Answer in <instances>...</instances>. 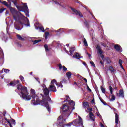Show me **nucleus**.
<instances>
[{
    "label": "nucleus",
    "instance_id": "obj_58",
    "mask_svg": "<svg viewBox=\"0 0 127 127\" xmlns=\"http://www.w3.org/2000/svg\"><path fill=\"white\" fill-rule=\"evenodd\" d=\"M31 74H32V72H31Z\"/></svg>",
    "mask_w": 127,
    "mask_h": 127
},
{
    "label": "nucleus",
    "instance_id": "obj_45",
    "mask_svg": "<svg viewBox=\"0 0 127 127\" xmlns=\"http://www.w3.org/2000/svg\"><path fill=\"white\" fill-rule=\"evenodd\" d=\"M59 70H61V69H62V66L61 65V64H59Z\"/></svg>",
    "mask_w": 127,
    "mask_h": 127
},
{
    "label": "nucleus",
    "instance_id": "obj_3",
    "mask_svg": "<svg viewBox=\"0 0 127 127\" xmlns=\"http://www.w3.org/2000/svg\"><path fill=\"white\" fill-rule=\"evenodd\" d=\"M17 89L18 91H20L21 93L20 94V96L22 97L24 100L29 101V100L31 99V97L28 95L29 93L27 91V87L22 86L21 84H19L17 86Z\"/></svg>",
    "mask_w": 127,
    "mask_h": 127
},
{
    "label": "nucleus",
    "instance_id": "obj_31",
    "mask_svg": "<svg viewBox=\"0 0 127 127\" xmlns=\"http://www.w3.org/2000/svg\"><path fill=\"white\" fill-rule=\"evenodd\" d=\"M17 37L18 39H19V40H24V38L21 37L20 35H17Z\"/></svg>",
    "mask_w": 127,
    "mask_h": 127
},
{
    "label": "nucleus",
    "instance_id": "obj_28",
    "mask_svg": "<svg viewBox=\"0 0 127 127\" xmlns=\"http://www.w3.org/2000/svg\"><path fill=\"white\" fill-rule=\"evenodd\" d=\"M56 85H57V86H58V88H62V87H63V86H62V83H61V82H60V83H57V82H56Z\"/></svg>",
    "mask_w": 127,
    "mask_h": 127
},
{
    "label": "nucleus",
    "instance_id": "obj_33",
    "mask_svg": "<svg viewBox=\"0 0 127 127\" xmlns=\"http://www.w3.org/2000/svg\"><path fill=\"white\" fill-rule=\"evenodd\" d=\"M109 91L111 95L113 94V87L112 86H109Z\"/></svg>",
    "mask_w": 127,
    "mask_h": 127
},
{
    "label": "nucleus",
    "instance_id": "obj_32",
    "mask_svg": "<svg viewBox=\"0 0 127 127\" xmlns=\"http://www.w3.org/2000/svg\"><path fill=\"white\" fill-rule=\"evenodd\" d=\"M2 72H4L6 73V74H7V73H9V70L6 69H2Z\"/></svg>",
    "mask_w": 127,
    "mask_h": 127
},
{
    "label": "nucleus",
    "instance_id": "obj_41",
    "mask_svg": "<svg viewBox=\"0 0 127 127\" xmlns=\"http://www.w3.org/2000/svg\"><path fill=\"white\" fill-rule=\"evenodd\" d=\"M106 61H107V63H111V59H110V58H109L106 59Z\"/></svg>",
    "mask_w": 127,
    "mask_h": 127
},
{
    "label": "nucleus",
    "instance_id": "obj_50",
    "mask_svg": "<svg viewBox=\"0 0 127 127\" xmlns=\"http://www.w3.org/2000/svg\"><path fill=\"white\" fill-rule=\"evenodd\" d=\"M40 30H41V31H44V29H43V28H40Z\"/></svg>",
    "mask_w": 127,
    "mask_h": 127
},
{
    "label": "nucleus",
    "instance_id": "obj_1",
    "mask_svg": "<svg viewBox=\"0 0 127 127\" xmlns=\"http://www.w3.org/2000/svg\"><path fill=\"white\" fill-rule=\"evenodd\" d=\"M58 122L59 123V125L60 126H63V127H64V126L69 127H71L72 125L75 126V127H80V126H83V120L80 116H78V118L73 121L72 122L68 123L65 125H63V124L65 123V120L63 118V115H61L58 118Z\"/></svg>",
    "mask_w": 127,
    "mask_h": 127
},
{
    "label": "nucleus",
    "instance_id": "obj_48",
    "mask_svg": "<svg viewBox=\"0 0 127 127\" xmlns=\"http://www.w3.org/2000/svg\"><path fill=\"white\" fill-rule=\"evenodd\" d=\"M87 89L88 90V91H89L90 92H92V90H91V89H90V87H89V86H87Z\"/></svg>",
    "mask_w": 127,
    "mask_h": 127
},
{
    "label": "nucleus",
    "instance_id": "obj_10",
    "mask_svg": "<svg viewBox=\"0 0 127 127\" xmlns=\"http://www.w3.org/2000/svg\"><path fill=\"white\" fill-rule=\"evenodd\" d=\"M96 48L98 50V53H99L100 54V57L104 60V56L103 54H102L103 53V51L101 49V47L97 46Z\"/></svg>",
    "mask_w": 127,
    "mask_h": 127
},
{
    "label": "nucleus",
    "instance_id": "obj_44",
    "mask_svg": "<svg viewBox=\"0 0 127 127\" xmlns=\"http://www.w3.org/2000/svg\"><path fill=\"white\" fill-rule=\"evenodd\" d=\"M90 64L93 66V67H96V65H95V64L93 62H90Z\"/></svg>",
    "mask_w": 127,
    "mask_h": 127
},
{
    "label": "nucleus",
    "instance_id": "obj_16",
    "mask_svg": "<svg viewBox=\"0 0 127 127\" xmlns=\"http://www.w3.org/2000/svg\"><path fill=\"white\" fill-rule=\"evenodd\" d=\"M114 48L117 51H119V52H122V49H121V47L119 46V45H116L114 46Z\"/></svg>",
    "mask_w": 127,
    "mask_h": 127
},
{
    "label": "nucleus",
    "instance_id": "obj_37",
    "mask_svg": "<svg viewBox=\"0 0 127 127\" xmlns=\"http://www.w3.org/2000/svg\"><path fill=\"white\" fill-rule=\"evenodd\" d=\"M20 80H21L22 82H24V78L22 76H20Z\"/></svg>",
    "mask_w": 127,
    "mask_h": 127
},
{
    "label": "nucleus",
    "instance_id": "obj_22",
    "mask_svg": "<svg viewBox=\"0 0 127 127\" xmlns=\"http://www.w3.org/2000/svg\"><path fill=\"white\" fill-rule=\"evenodd\" d=\"M96 111V115L98 117H99L100 119L102 118V116H101V114H100V113H99V110H98V108H97V107L95 106Z\"/></svg>",
    "mask_w": 127,
    "mask_h": 127
},
{
    "label": "nucleus",
    "instance_id": "obj_15",
    "mask_svg": "<svg viewBox=\"0 0 127 127\" xmlns=\"http://www.w3.org/2000/svg\"><path fill=\"white\" fill-rule=\"evenodd\" d=\"M62 110L63 111V112H67V111H68V110H69V106H68V105H64L62 107Z\"/></svg>",
    "mask_w": 127,
    "mask_h": 127
},
{
    "label": "nucleus",
    "instance_id": "obj_25",
    "mask_svg": "<svg viewBox=\"0 0 127 127\" xmlns=\"http://www.w3.org/2000/svg\"><path fill=\"white\" fill-rule=\"evenodd\" d=\"M74 50H75V49L73 47H72L70 49V52L71 53V55H73L74 54Z\"/></svg>",
    "mask_w": 127,
    "mask_h": 127
},
{
    "label": "nucleus",
    "instance_id": "obj_35",
    "mask_svg": "<svg viewBox=\"0 0 127 127\" xmlns=\"http://www.w3.org/2000/svg\"><path fill=\"white\" fill-rule=\"evenodd\" d=\"M109 70H110L111 73H113V72H114V68H113V67L112 66L109 67Z\"/></svg>",
    "mask_w": 127,
    "mask_h": 127
},
{
    "label": "nucleus",
    "instance_id": "obj_55",
    "mask_svg": "<svg viewBox=\"0 0 127 127\" xmlns=\"http://www.w3.org/2000/svg\"><path fill=\"white\" fill-rule=\"evenodd\" d=\"M84 81H85L86 83H87V79L84 78Z\"/></svg>",
    "mask_w": 127,
    "mask_h": 127
},
{
    "label": "nucleus",
    "instance_id": "obj_47",
    "mask_svg": "<svg viewBox=\"0 0 127 127\" xmlns=\"http://www.w3.org/2000/svg\"><path fill=\"white\" fill-rule=\"evenodd\" d=\"M100 64H101L102 67H104V63L103 61H100Z\"/></svg>",
    "mask_w": 127,
    "mask_h": 127
},
{
    "label": "nucleus",
    "instance_id": "obj_19",
    "mask_svg": "<svg viewBox=\"0 0 127 127\" xmlns=\"http://www.w3.org/2000/svg\"><path fill=\"white\" fill-rule=\"evenodd\" d=\"M89 116L91 120L92 121H95V115L92 112H90Z\"/></svg>",
    "mask_w": 127,
    "mask_h": 127
},
{
    "label": "nucleus",
    "instance_id": "obj_8",
    "mask_svg": "<svg viewBox=\"0 0 127 127\" xmlns=\"http://www.w3.org/2000/svg\"><path fill=\"white\" fill-rule=\"evenodd\" d=\"M42 87H43V92L45 96H48V95H49V90H48V88H47L45 86V85L44 84L42 85Z\"/></svg>",
    "mask_w": 127,
    "mask_h": 127
},
{
    "label": "nucleus",
    "instance_id": "obj_52",
    "mask_svg": "<svg viewBox=\"0 0 127 127\" xmlns=\"http://www.w3.org/2000/svg\"><path fill=\"white\" fill-rule=\"evenodd\" d=\"M91 103L92 104H94V103H95V100L93 99L92 101H91Z\"/></svg>",
    "mask_w": 127,
    "mask_h": 127
},
{
    "label": "nucleus",
    "instance_id": "obj_21",
    "mask_svg": "<svg viewBox=\"0 0 127 127\" xmlns=\"http://www.w3.org/2000/svg\"><path fill=\"white\" fill-rule=\"evenodd\" d=\"M83 107L85 108V109H87V108H89L90 107V105H89V103L85 102L83 103Z\"/></svg>",
    "mask_w": 127,
    "mask_h": 127
},
{
    "label": "nucleus",
    "instance_id": "obj_26",
    "mask_svg": "<svg viewBox=\"0 0 127 127\" xmlns=\"http://www.w3.org/2000/svg\"><path fill=\"white\" fill-rule=\"evenodd\" d=\"M116 100V97H115V95H111V99H110V101L111 102H113V101H115Z\"/></svg>",
    "mask_w": 127,
    "mask_h": 127
},
{
    "label": "nucleus",
    "instance_id": "obj_23",
    "mask_svg": "<svg viewBox=\"0 0 127 127\" xmlns=\"http://www.w3.org/2000/svg\"><path fill=\"white\" fill-rule=\"evenodd\" d=\"M66 76H67L68 80H70V78L72 77V73H71V72H68L66 73Z\"/></svg>",
    "mask_w": 127,
    "mask_h": 127
},
{
    "label": "nucleus",
    "instance_id": "obj_29",
    "mask_svg": "<svg viewBox=\"0 0 127 127\" xmlns=\"http://www.w3.org/2000/svg\"><path fill=\"white\" fill-rule=\"evenodd\" d=\"M93 111V109L91 107H88L87 109L86 110L87 113H90V112H92Z\"/></svg>",
    "mask_w": 127,
    "mask_h": 127
},
{
    "label": "nucleus",
    "instance_id": "obj_17",
    "mask_svg": "<svg viewBox=\"0 0 127 127\" xmlns=\"http://www.w3.org/2000/svg\"><path fill=\"white\" fill-rule=\"evenodd\" d=\"M73 58H76L77 59H80V58H81L82 56H81V55L80 54L77 53L75 54V55L73 56Z\"/></svg>",
    "mask_w": 127,
    "mask_h": 127
},
{
    "label": "nucleus",
    "instance_id": "obj_38",
    "mask_svg": "<svg viewBox=\"0 0 127 127\" xmlns=\"http://www.w3.org/2000/svg\"><path fill=\"white\" fill-rule=\"evenodd\" d=\"M41 41V40H36L34 41V44H36V43H38V42Z\"/></svg>",
    "mask_w": 127,
    "mask_h": 127
},
{
    "label": "nucleus",
    "instance_id": "obj_5",
    "mask_svg": "<svg viewBox=\"0 0 127 127\" xmlns=\"http://www.w3.org/2000/svg\"><path fill=\"white\" fill-rule=\"evenodd\" d=\"M31 94L32 95V103L33 105H38L39 104V100H38V97L37 96L35 95V90L33 89H31Z\"/></svg>",
    "mask_w": 127,
    "mask_h": 127
},
{
    "label": "nucleus",
    "instance_id": "obj_54",
    "mask_svg": "<svg viewBox=\"0 0 127 127\" xmlns=\"http://www.w3.org/2000/svg\"><path fill=\"white\" fill-rule=\"evenodd\" d=\"M88 54L89 57H91V54Z\"/></svg>",
    "mask_w": 127,
    "mask_h": 127
},
{
    "label": "nucleus",
    "instance_id": "obj_53",
    "mask_svg": "<svg viewBox=\"0 0 127 127\" xmlns=\"http://www.w3.org/2000/svg\"><path fill=\"white\" fill-rule=\"evenodd\" d=\"M83 64L84 66H87V64L85 62H83Z\"/></svg>",
    "mask_w": 127,
    "mask_h": 127
},
{
    "label": "nucleus",
    "instance_id": "obj_12",
    "mask_svg": "<svg viewBox=\"0 0 127 127\" xmlns=\"http://www.w3.org/2000/svg\"><path fill=\"white\" fill-rule=\"evenodd\" d=\"M0 2L1 3H2V4H3L4 5H5V6H7V7H10V6H11V4L10 3V2H9V4L7 3V2L5 1H0Z\"/></svg>",
    "mask_w": 127,
    "mask_h": 127
},
{
    "label": "nucleus",
    "instance_id": "obj_7",
    "mask_svg": "<svg viewBox=\"0 0 127 127\" xmlns=\"http://www.w3.org/2000/svg\"><path fill=\"white\" fill-rule=\"evenodd\" d=\"M17 9H18V10H19V11H23V10H24L25 12H26V16L29 17V14H28L29 13V10H28V7H27V5H26V4H25L23 5V8H22L21 9L19 8V7H17Z\"/></svg>",
    "mask_w": 127,
    "mask_h": 127
},
{
    "label": "nucleus",
    "instance_id": "obj_4",
    "mask_svg": "<svg viewBox=\"0 0 127 127\" xmlns=\"http://www.w3.org/2000/svg\"><path fill=\"white\" fill-rule=\"evenodd\" d=\"M8 8H9L10 12L12 14L13 17L14 19H15V20H17V19L19 18L20 15H21V16H22V14H21L20 12L15 11V9H14V8H12L11 6H10V7Z\"/></svg>",
    "mask_w": 127,
    "mask_h": 127
},
{
    "label": "nucleus",
    "instance_id": "obj_56",
    "mask_svg": "<svg viewBox=\"0 0 127 127\" xmlns=\"http://www.w3.org/2000/svg\"><path fill=\"white\" fill-rule=\"evenodd\" d=\"M66 46H67V47H69V44H66Z\"/></svg>",
    "mask_w": 127,
    "mask_h": 127
},
{
    "label": "nucleus",
    "instance_id": "obj_39",
    "mask_svg": "<svg viewBox=\"0 0 127 127\" xmlns=\"http://www.w3.org/2000/svg\"><path fill=\"white\" fill-rule=\"evenodd\" d=\"M84 44L85 46H88V43L87 42L86 39H85L84 41Z\"/></svg>",
    "mask_w": 127,
    "mask_h": 127
},
{
    "label": "nucleus",
    "instance_id": "obj_6",
    "mask_svg": "<svg viewBox=\"0 0 127 127\" xmlns=\"http://www.w3.org/2000/svg\"><path fill=\"white\" fill-rule=\"evenodd\" d=\"M55 85H56V80L55 79H53L51 81V83L49 87V91L51 92H56V87H55Z\"/></svg>",
    "mask_w": 127,
    "mask_h": 127
},
{
    "label": "nucleus",
    "instance_id": "obj_43",
    "mask_svg": "<svg viewBox=\"0 0 127 127\" xmlns=\"http://www.w3.org/2000/svg\"><path fill=\"white\" fill-rule=\"evenodd\" d=\"M5 10V9H0V13H2V12H3V11Z\"/></svg>",
    "mask_w": 127,
    "mask_h": 127
},
{
    "label": "nucleus",
    "instance_id": "obj_24",
    "mask_svg": "<svg viewBox=\"0 0 127 127\" xmlns=\"http://www.w3.org/2000/svg\"><path fill=\"white\" fill-rule=\"evenodd\" d=\"M119 95L121 98H124V91L122 90H120Z\"/></svg>",
    "mask_w": 127,
    "mask_h": 127
},
{
    "label": "nucleus",
    "instance_id": "obj_27",
    "mask_svg": "<svg viewBox=\"0 0 127 127\" xmlns=\"http://www.w3.org/2000/svg\"><path fill=\"white\" fill-rule=\"evenodd\" d=\"M119 65H120V67L122 69H124V67L123 66V64H122V60H119Z\"/></svg>",
    "mask_w": 127,
    "mask_h": 127
},
{
    "label": "nucleus",
    "instance_id": "obj_20",
    "mask_svg": "<svg viewBox=\"0 0 127 127\" xmlns=\"http://www.w3.org/2000/svg\"><path fill=\"white\" fill-rule=\"evenodd\" d=\"M69 104L70 105H71V106H72V107H73V110H75V102L73 101V100H70L69 101Z\"/></svg>",
    "mask_w": 127,
    "mask_h": 127
},
{
    "label": "nucleus",
    "instance_id": "obj_13",
    "mask_svg": "<svg viewBox=\"0 0 127 127\" xmlns=\"http://www.w3.org/2000/svg\"><path fill=\"white\" fill-rule=\"evenodd\" d=\"M8 2H13L14 5H16L17 8V7H19V8H23V7L20 6H17V2H16V1H14L13 0H7Z\"/></svg>",
    "mask_w": 127,
    "mask_h": 127
},
{
    "label": "nucleus",
    "instance_id": "obj_57",
    "mask_svg": "<svg viewBox=\"0 0 127 127\" xmlns=\"http://www.w3.org/2000/svg\"><path fill=\"white\" fill-rule=\"evenodd\" d=\"M6 13L7 14V13H8V12L6 11Z\"/></svg>",
    "mask_w": 127,
    "mask_h": 127
},
{
    "label": "nucleus",
    "instance_id": "obj_14",
    "mask_svg": "<svg viewBox=\"0 0 127 127\" xmlns=\"http://www.w3.org/2000/svg\"><path fill=\"white\" fill-rule=\"evenodd\" d=\"M19 83V81L16 80L15 81H12V82H10L9 85L12 86V87H14V86H15L16 85H17Z\"/></svg>",
    "mask_w": 127,
    "mask_h": 127
},
{
    "label": "nucleus",
    "instance_id": "obj_46",
    "mask_svg": "<svg viewBox=\"0 0 127 127\" xmlns=\"http://www.w3.org/2000/svg\"><path fill=\"white\" fill-rule=\"evenodd\" d=\"M11 122L13 125H15V120L12 119Z\"/></svg>",
    "mask_w": 127,
    "mask_h": 127
},
{
    "label": "nucleus",
    "instance_id": "obj_2",
    "mask_svg": "<svg viewBox=\"0 0 127 127\" xmlns=\"http://www.w3.org/2000/svg\"><path fill=\"white\" fill-rule=\"evenodd\" d=\"M19 18H21L23 22H18L17 21L14 24L15 28H16V29H17V30H21L22 27H20V26H23V25L27 27L30 26V25L29 24V20L27 19V18L24 17V16H23L22 15V16L20 15L19 18L17 19H19Z\"/></svg>",
    "mask_w": 127,
    "mask_h": 127
},
{
    "label": "nucleus",
    "instance_id": "obj_11",
    "mask_svg": "<svg viewBox=\"0 0 127 127\" xmlns=\"http://www.w3.org/2000/svg\"><path fill=\"white\" fill-rule=\"evenodd\" d=\"M71 10L73 12H74V13H75V14H76V15H79L80 17H83V15H82V13H81L80 11H77L74 8H72Z\"/></svg>",
    "mask_w": 127,
    "mask_h": 127
},
{
    "label": "nucleus",
    "instance_id": "obj_49",
    "mask_svg": "<svg viewBox=\"0 0 127 127\" xmlns=\"http://www.w3.org/2000/svg\"><path fill=\"white\" fill-rule=\"evenodd\" d=\"M54 1V3H55V4H59V3H58V2H56V1Z\"/></svg>",
    "mask_w": 127,
    "mask_h": 127
},
{
    "label": "nucleus",
    "instance_id": "obj_18",
    "mask_svg": "<svg viewBox=\"0 0 127 127\" xmlns=\"http://www.w3.org/2000/svg\"><path fill=\"white\" fill-rule=\"evenodd\" d=\"M115 123L116 125H118V124H119V116L117 113H115Z\"/></svg>",
    "mask_w": 127,
    "mask_h": 127
},
{
    "label": "nucleus",
    "instance_id": "obj_30",
    "mask_svg": "<svg viewBox=\"0 0 127 127\" xmlns=\"http://www.w3.org/2000/svg\"><path fill=\"white\" fill-rule=\"evenodd\" d=\"M5 120L7 122V123L9 124V125L10 127H12V126L11 125V123H10V121H9V120L7 119L6 117L5 118Z\"/></svg>",
    "mask_w": 127,
    "mask_h": 127
},
{
    "label": "nucleus",
    "instance_id": "obj_51",
    "mask_svg": "<svg viewBox=\"0 0 127 127\" xmlns=\"http://www.w3.org/2000/svg\"><path fill=\"white\" fill-rule=\"evenodd\" d=\"M100 126H101V127H105L104 126V125H103V124H102V123H101Z\"/></svg>",
    "mask_w": 127,
    "mask_h": 127
},
{
    "label": "nucleus",
    "instance_id": "obj_34",
    "mask_svg": "<svg viewBox=\"0 0 127 127\" xmlns=\"http://www.w3.org/2000/svg\"><path fill=\"white\" fill-rule=\"evenodd\" d=\"M49 35V32H46L45 33V39H46L47 38V36H48Z\"/></svg>",
    "mask_w": 127,
    "mask_h": 127
},
{
    "label": "nucleus",
    "instance_id": "obj_42",
    "mask_svg": "<svg viewBox=\"0 0 127 127\" xmlns=\"http://www.w3.org/2000/svg\"><path fill=\"white\" fill-rule=\"evenodd\" d=\"M62 68L64 71H67V68H66L65 66H63Z\"/></svg>",
    "mask_w": 127,
    "mask_h": 127
},
{
    "label": "nucleus",
    "instance_id": "obj_40",
    "mask_svg": "<svg viewBox=\"0 0 127 127\" xmlns=\"http://www.w3.org/2000/svg\"><path fill=\"white\" fill-rule=\"evenodd\" d=\"M44 48L46 49V51H48V46H47V45H45Z\"/></svg>",
    "mask_w": 127,
    "mask_h": 127
},
{
    "label": "nucleus",
    "instance_id": "obj_9",
    "mask_svg": "<svg viewBox=\"0 0 127 127\" xmlns=\"http://www.w3.org/2000/svg\"><path fill=\"white\" fill-rule=\"evenodd\" d=\"M41 104L42 106H45V107H46V108H47L48 109V111H49V105H48V103L46 100L43 99V100L41 102Z\"/></svg>",
    "mask_w": 127,
    "mask_h": 127
},
{
    "label": "nucleus",
    "instance_id": "obj_36",
    "mask_svg": "<svg viewBox=\"0 0 127 127\" xmlns=\"http://www.w3.org/2000/svg\"><path fill=\"white\" fill-rule=\"evenodd\" d=\"M101 90L102 93H103V94H105V93H106L105 88H103V87H101Z\"/></svg>",
    "mask_w": 127,
    "mask_h": 127
}]
</instances>
